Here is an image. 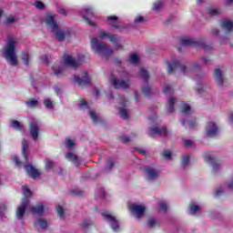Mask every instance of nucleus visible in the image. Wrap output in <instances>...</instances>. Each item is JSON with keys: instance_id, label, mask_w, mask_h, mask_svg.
Wrapping results in <instances>:
<instances>
[{"instance_id": "1", "label": "nucleus", "mask_w": 233, "mask_h": 233, "mask_svg": "<svg viewBox=\"0 0 233 233\" xmlns=\"http://www.w3.org/2000/svg\"><path fill=\"white\" fill-rule=\"evenodd\" d=\"M44 23H46V26H48L58 41H64L66 37H70V35H72L70 28H59V25L56 20V15H46L44 17Z\"/></svg>"}, {"instance_id": "2", "label": "nucleus", "mask_w": 233, "mask_h": 233, "mask_svg": "<svg viewBox=\"0 0 233 233\" xmlns=\"http://www.w3.org/2000/svg\"><path fill=\"white\" fill-rule=\"evenodd\" d=\"M203 68V64L201 61L194 62L193 64H181V62L176 60L172 63L167 64V72L168 74H172L176 72V70H179L182 74L186 76H190L194 74V72H198Z\"/></svg>"}, {"instance_id": "3", "label": "nucleus", "mask_w": 233, "mask_h": 233, "mask_svg": "<svg viewBox=\"0 0 233 233\" xmlns=\"http://www.w3.org/2000/svg\"><path fill=\"white\" fill-rule=\"evenodd\" d=\"M15 46H17V40L12 36H8L7 43L3 48V55L7 63L12 66H17L18 64Z\"/></svg>"}, {"instance_id": "4", "label": "nucleus", "mask_w": 233, "mask_h": 233, "mask_svg": "<svg viewBox=\"0 0 233 233\" xmlns=\"http://www.w3.org/2000/svg\"><path fill=\"white\" fill-rule=\"evenodd\" d=\"M91 50L101 57H110L114 54V49L108 46L105 42H101L98 37L91 38Z\"/></svg>"}, {"instance_id": "5", "label": "nucleus", "mask_w": 233, "mask_h": 233, "mask_svg": "<svg viewBox=\"0 0 233 233\" xmlns=\"http://www.w3.org/2000/svg\"><path fill=\"white\" fill-rule=\"evenodd\" d=\"M111 85L114 86V88H123V90L130 88V79L128 78V73H124L123 78L113 76L111 78Z\"/></svg>"}, {"instance_id": "6", "label": "nucleus", "mask_w": 233, "mask_h": 233, "mask_svg": "<svg viewBox=\"0 0 233 233\" xmlns=\"http://www.w3.org/2000/svg\"><path fill=\"white\" fill-rule=\"evenodd\" d=\"M102 217L107 223H109L112 230L114 232H119L121 230V228L119 227V222L117 221V218L110 211H102L101 212Z\"/></svg>"}, {"instance_id": "7", "label": "nucleus", "mask_w": 233, "mask_h": 233, "mask_svg": "<svg viewBox=\"0 0 233 233\" xmlns=\"http://www.w3.org/2000/svg\"><path fill=\"white\" fill-rule=\"evenodd\" d=\"M204 161H206V163H208L209 165H211L213 174H218V172H219V170H221V163H219V161H218V159L216 158V156L214 154L206 153L204 155Z\"/></svg>"}, {"instance_id": "8", "label": "nucleus", "mask_w": 233, "mask_h": 233, "mask_svg": "<svg viewBox=\"0 0 233 233\" xmlns=\"http://www.w3.org/2000/svg\"><path fill=\"white\" fill-rule=\"evenodd\" d=\"M147 181L154 182L159 177V171L150 166L144 167Z\"/></svg>"}, {"instance_id": "9", "label": "nucleus", "mask_w": 233, "mask_h": 233, "mask_svg": "<svg viewBox=\"0 0 233 233\" xmlns=\"http://www.w3.org/2000/svg\"><path fill=\"white\" fill-rule=\"evenodd\" d=\"M99 38L100 39H105V38L109 39V41H111V43H113L115 45L116 50H121V48H123V46L117 44L119 37L116 35H110V33H107L106 31H100Z\"/></svg>"}, {"instance_id": "10", "label": "nucleus", "mask_w": 233, "mask_h": 233, "mask_svg": "<svg viewBox=\"0 0 233 233\" xmlns=\"http://www.w3.org/2000/svg\"><path fill=\"white\" fill-rule=\"evenodd\" d=\"M192 45H195V46H201L204 48V50H212V46H207L205 42H196L192 40V38H182L181 39V46H192Z\"/></svg>"}, {"instance_id": "11", "label": "nucleus", "mask_w": 233, "mask_h": 233, "mask_svg": "<svg viewBox=\"0 0 233 233\" xmlns=\"http://www.w3.org/2000/svg\"><path fill=\"white\" fill-rule=\"evenodd\" d=\"M74 81L75 83H77L78 86L84 88V86L90 85V76H88V73L83 72L79 76H75Z\"/></svg>"}, {"instance_id": "12", "label": "nucleus", "mask_w": 233, "mask_h": 233, "mask_svg": "<svg viewBox=\"0 0 233 233\" xmlns=\"http://www.w3.org/2000/svg\"><path fill=\"white\" fill-rule=\"evenodd\" d=\"M119 115L123 119H128L129 115H128V110L127 109V106H128V101L125 96H120V101H119Z\"/></svg>"}, {"instance_id": "13", "label": "nucleus", "mask_w": 233, "mask_h": 233, "mask_svg": "<svg viewBox=\"0 0 233 233\" xmlns=\"http://www.w3.org/2000/svg\"><path fill=\"white\" fill-rule=\"evenodd\" d=\"M129 210L131 211V214L135 216V218H137L139 219L143 214H145V210H147V208L143 205H137V204H131L129 206Z\"/></svg>"}, {"instance_id": "14", "label": "nucleus", "mask_w": 233, "mask_h": 233, "mask_svg": "<svg viewBox=\"0 0 233 233\" xmlns=\"http://www.w3.org/2000/svg\"><path fill=\"white\" fill-rule=\"evenodd\" d=\"M28 203L30 200L28 198H23L21 205L16 208V218L23 219L25 218V214L26 212V207H28Z\"/></svg>"}, {"instance_id": "15", "label": "nucleus", "mask_w": 233, "mask_h": 233, "mask_svg": "<svg viewBox=\"0 0 233 233\" xmlns=\"http://www.w3.org/2000/svg\"><path fill=\"white\" fill-rule=\"evenodd\" d=\"M29 132L34 141H37V137H39V121L33 120L30 122Z\"/></svg>"}, {"instance_id": "16", "label": "nucleus", "mask_w": 233, "mask_h": 233, "mask_svg": "<svg viewBox=\"0 0 233 233\" xmlns=\"http://www.w3.org/2000/svg\"><path fill=\"white\" fill-rule=\"evenodd\" d=\"M168 134V130L167 127H151L148 131V136L150 137H156V136H161L162 137H165Z\"/></svg>"}, {"instance_id": "17", "label": "nucleus", "mask_w": 233, "mask_h": 233, "mask_svg": "<svg viewBox=\"0 0 233 233\" xmlns=\"http://www.w3.org/2000/svg\"><path fill=\"white\" fill-rule=\"evenodd\" d=\"M219 132V129L218 128V126L214 122H209L207 125L206 127V136L208 137H216Z\"/></svg>"}, {"instance_id": "18", "label": "nucleus", "mask_w": 233, "mask_h": 233, "mask_svg": "<svg viewBox=\"0 0 233 233\" xmlns=\"http://www.w3.org/2000/svg\"><path fill=\"white\" fill-rule=\"evenodd\" d=\"M25 168L26 174H28V176L32 177V179H37V177L41 176V173L39 172V170H37V168L34 167V166L32 165H25Z\"/></svg>"}, {"instance_id": "19", "label": "nucleus", "mask_w": 233, "mask_h": 233, "mask_svg": "<svg viewBox=\"0 0 233 233\" xmlns=\"http://www.w3.org/2000/svg\"><path fill=\"white\" fill-rule=\"evenodd\" d=\"M64 63L67 66H70L71 68H77L79 65H81V60H76V58L70 56H66L64 58Z\"/></svg>"}, {"instance_id": "20", "label": "nucleus", "mask_w": 233, "mask_h": 233, "mask_svg": "<svg viewBox=\"0 0 233 233\" xmlns=\"http://www.w3.org/2000/svg\"><path fill=\"white\" fill-rule=\"evenodd\" d=\"M85 14L82 13V17H84L85 21L87 23V25H90V26H96V23L90 21L88 17H93L94 15V10L90 7H85Z\"/></svg>"}, {"instance_id": "21", "label": "nucleus", "mask_w": 233, "mask_h": 233, "mask_svg": "<svg viewBox=\"0 0 233 233\" xmlns=\"http://www.w3.org/2000/svg\"><path fill=\"white\" fill-rule=\"evenodd\" d=\"M199 212H201V206L191 202L189 204V214H191V216H199Z\"/></svg>"}, {"instance_id": "22", "label": "nucleus", "mask_w": 233, "mask_h": 233, "mask_svg": "<svg viewBox=\"0 0 233 233\" xmlns=\"http://www.w3.org/2000/svg\"><path fill=\"white\" fill-rule=\"evenodd\" d=\"M66 159H67L68 161H71L72 163H74V165H79V163H81V158H79V157H77V155H76V153H72V152H68L66 154Z\"/></svg>"}, {"instance_id": "23", "label": "nucleus", "mask_w": 233, "mask_h": 233, "mask_svg": "<svg viewBox=\"0 0 233 233\" xmlns=\"http://www.w3.org/2000/svg\"><path fill=\"white\" fill-rule=\"evenodd\" d=\"M214 77H215L216 83H218L219 86H221V85H223V82L225 81V79L223 78V71H221V69L219 68H216L214 73Z\"/></svg>"}, {"instance_id": "24", "label": "nucleus", "mask_w": 233, "mask_h": 233, "mask_svg": "<svg viewBox=\"0 0 233 233\" xmlns=\"http://www.w3.org/2000/svg\"><path fill=\"white\" fill-rule=\"evenodd\" d=\"M31 211L33 214H37V216H43V213L45 212V204L39 203L35 207H32Z\"/></svg>"}, {"instance_id": "25", "label": "nucleus", "mask_w": 233, "mask_h": 233, "mask_svg": "<svg viewBox=\"0 0 233 233\" xmlns=\"http://www.w3.org/2000/svg\"><path fill=\"white\" fill-rule=\"evenodd\" d=\"M221 27L228 34V32H232L233 23L230 20L222 21Z\"/></svg>"}, {"instance_id": "26", "label": "nucleus", "mask_w": 233, "mask_h": 233, "mask_svg": "<svg viewBox=\"0 0 233 233\" xmlns=\"http://www.w3.org/2000/svg\"><path fill=\"white\" fill-rule=\"evenodd\" d=\"M28 147H29L28 140L24 139L22 141V154H23L25 161H28Z\"/></svg>"}, {"instance_id": "27", "label": "nucleus", "mask_w": 233, "mask_h": 233, "mask_svg": "<svg viewBox=\"0 0 233 233\" xmlns=\"http://www.w3.org/2000/svg\"><path fill=\"white\" fill-rule=\"evenodd\" d=\"M107 23L113 26V28H119V18L116 15L107 16Z\"/></svg>"}, {"instance_id": "28", "label": "nucleus", "mask_w": 233, "mask_h": 233, "mask_svg": "<svg viewBox=\"0 0 233 233\" xmlns=\"http://www.w3.org/2000/svg\"><path fill=\"white\" fill-rule=\"evenodd\" d=\"M53 71L56 77H61L63 76V72H65V65L61 64L60 66H53Z\"/></svg>"}, {"instance_id": "29", "label": "nucleus", "mask_w": 233, "mask_h": 233, "mask_svg": "<svg viewBox=\"0 0 233 233\" xmlns=\"http://www.w3.org/2000/svg\"><path fill=\"white\" fill-rule=\"evenodd\" d=\"M208 14L212 17H217V15H221V14H223V10L219 7H211L208 9Z\"/></svg>"}, {"instance_id": "30", "label": "nucleus", "mask_w": 233, "mask_h": 233, "mask_svg": "<svg viewBox=\"0 0 233 233\" xmlns=\"http://www.w3.org/2000/svg\"><path fill=\"white\" fill-rule=\"evenodd\" d=\"M138 76L146 83H147V81H148V79H150V76L148 75V71H147V69H145V68H140L139 69Z\"/></svg>"}, {"instance_id": "31", "label": "nucleus", "mask_w": 233, "mask_h": 233, "mask_svg": "<svg viewBox=\"0 0 233 233\" xmlns=\"http://www.w3.org/2000/svg\"><path fill=\"white\" fill-rule=\"evenodd\" d=\"M10 127H12L13 128H15V130H23V126L21 124V122L17 121V120H13L10 124Z\"/></svg>"}, {"instance_id": "32", "label": "nucleus", "mask_w": 233, "mask_h": 233, "mask_svg": "<svg viewBox=\"0 0 233 233\" xmlns=\"http://www.w3.org/2000/svg\"><path fill=\"white\" fill-rule=\"evenodd\" d=\"M128 62L131 65H137L139 63V56H137L136 54H132L130 55L129 58H128Z\"/></svg>"}, {"instance_id": "33", "label": "nucleus", "mask_w": 233, "mask_h": 233, "mask_svg": "<svg viewBox=\"0 0 233 233\" xmlns=\"http://www.w3.org/2000/svg\"><path fill=\"white\" fill-rule=\"evenodd\" d=\"M89 116L93 121V123H99V121H101V118L99 117V116H97V114L96 113V111H89Z\"/></svg>"}, {"instance_id": "34", "label": "nucleus", "mask_w": 233, "mask_h": 233, "mask_svg": "<svg viewBox=\"0 0 233 233\" xmlns=\"http://www.w3.org/2000/svg\"><path fill=\"white\" fill-rule=\"evenodd\" d=\"M175 103H176V99L174 97L169 98L168 106L167 107V110L169 114H172V112H174Z\"/></svg>"}, {"instance_id": "35", "label": "nucleus", "mask_w": 233, "mask_h": 233, "mask_svg": "<svg viewBox=\"0 0 233 233\" xmlns=\"http://www.w3.org/2000/svg\"><path fill=\"white\" fill-rule=\"evenodd\" d=\"M35 225H38V227L40 228H46V227H48V221H46L45 219H38V220H36Z\"/></svg>"}, {"instance_id": "36", "label": "nucleus", "mask_w": 233, "mask_h": 233, "mask_svg": "<svg viewBox=\"0 0 233 233\" xmlns=\"http://www.w3.org/2000/svg\"><path fill=\"white\" fill-rule=\"evenodd\" d=\"M158 207L160 212H167L168 210V203L166 201L159 202Z\"/></svg>"}, {"instance_id": "37", "label": "nucleus", "mask_w": 233, "mask_h": 233, "mask_svg": "<svg viewBox=\"0 0 233 233\" xmlns=\"http://www.w3.org/2000/svg\"><path fill=\"white\" fill-rule=\"evenodd\" d=\"M22 188H23V194L25 196L24 199H28V198H30V196H32V191H30L28 187H26V186H23Z\"/></svg>"}, {"instance_id": "38", "label": "nucleus", "mask_w": 233, "mask_h": 233, "mask_svg": "<svg viewBox=\"0 0 233 233\" xmlns=\"http://www.w3.org/2000/svg\"><path fill=\"white\" fill-rule=\"evenodd\" d=\"M160 8H163V0H158L153 5V10L155 12H159Z\"/></svg>"}, {"instance_id": "39", "label": "nucleus", "mask_w": 233, "mask_h": 233, "mask_svg": "<svg viewBox=\"0 0 233 233\" xmlns=\"http://www.w3.org/2000/svg\"><path fill=\"white\" fill-rule=\"evenodd\" d=\"M161 156L164 159H167V161H170V159H172V152H170L169 150H164L161 153Z\"/></svg>"}, {"instance_id": "40", "label": "nucleus", "mask_w": 233, "mask_h": 233, "mask_svg": "<svg viewBox=\"0 0 233 233\" xmlns=\"http://www.w3.org/2000/svg\"><path fill=\"white\" fill-rule=\"evenodd\" d=\"M182 114H186V115L192 114V108L190 107V106L185 104L182 106Z\"/></svg>"}, {"instance_id": "41", "label": "nucleus", "mask_w": 233, "mask_h": 233, "mask_svg": "<svg viewBox=\"0 0 233 233\" xmlns=\"http://www.w3.org/2000/svg\"><path fill=\"white\" fill-rule=\"evenodd\" d=\"M37 103L38 101L35 99H32L29 100L25 103V105L29 107V108H35V106H37Z\"/></svg>"}, {"instance_id": "42", "label": "nucleus", "mask_w": 233, "mask_h": 233, "mask_svg": "<svg viewBox=\"0 0 233 233\" xmlns=\"http://www.w3.org/2000/svg\"><path fill=\"white\" fill-rule=\"evenodd\" d=\"M200 63L202 65H210V63H212V58H210L209 56H202L200 58Z\"/></svg>"}, {"instance_id": "43", "label": "nucleus", "mask_w": 233, "mask_h": 233, "mask_svg": "<svg viewBox=\"0 0 233 233\" xmlns=\"http://www.w3.org/2000/svg\"><path fill=\"white\" fill-rule=\"evenodd\" d=\"M224 192H225V187H217L215 189V196H216V198L221 197V195H223Z\"/></svg>"}, {"instance_id": "44", "label": "nucleus", "mask_w": 233, "mask_h": 233, "mask_svg": "<svg viewBox=\"0 0 233 233\" xmlns=\"http://www.w3.org/2000/svg\"><path fill=\"white\" fill-rule=\"evenodd\" d=\"M44 105L46 108H54V102L50 98L44 99Z\"/></svg>"}, {"instance_id": "45", "label": "nucleus", "mask_w": 233, "mask_h": 233, "mask_svg": "<svg viewBox=\"0 0 233 233\" xmlns=\"http://www.w3.org/2000/svg\"><path fill=\"white\" fill-rule=\"evenodd\" d=\"M22 61L24 65H25V66H28L30 61V56H28V54L23 53Z\"/></svg>"}, {"instance_id": "46", "label": "nucleus", "mask_w": 233, "mask_h": 233, "mask_svg": "<svg viewBox=\"0 0 233 233\" xmlns=\"http://www.w3.org/2000/svg\"><path fill=\"white\" fill-rule=\"evenodd\" d=\"M190 161V155H184L182 157V165L183 167H187Z\"/></svg>"}, {"instance_id": "47", "label": "nucleus", "mask_w": 233, "mask_h": 233, "mask_svg": "<svg viewBox=\"0 0 233 233\" xmlns=\"http://www.w3.org/2000/svg\"><path fill=\"white\" fill-rule=\"evenodd\" d=\"M173 93H174V89L172 88V86H170V85H166L164 86V94L168 95Z\"/></svg>"}, {"instance_id": "48", "label": "nucleus", "mask_w": 233, "mask_h": 233, "mask_svg": "<svg viewBox=\"0 0 233 233\" xmlns=\"http://www.w3.org/2000/svg\"><path fill=\"white\" fill-rule=\"evenodd\" d=\"M115 165H116V162L114 161V159H112V158L107 159V161H106V168L108 170H112V167H115Z\"/></svg>"}, {"instance_id": "49", "label": "nucleus", "mask_w": 233, "mask_h": 233, "mask_svg": "<svg viewBox=\"0 0 233 233\" xmlns=\"http://www.w3.org/2000/svg\"><path fill=\"white\" fill-rule=\"evenodd\" d=\"M142 92L145 96H150L152 94V89L150 88V86H146L142 88Z\"/></svg>"}, {"instance_id": "50", "label": "nucleus", "mask_w": 233, "mask_h": 233, "mask_svg": "<svg viewBox=\"0 0 233 233\" xmlns=\"http://www.w3.org/2000/svg\"><path fill=\"white\" fill-rule=\"evenodd\" d=\"M56 212H57L59 218H65V209H63V207L58 206L56 208Z\"/></svg>"}, {"instance_id": "51", "label": "nucleus", "mask_w": 233, "mask_h": 233, "mask_svg": "<svg viewBox=\"0 0 233 233\" xmlns=\"http://www.w3.org/2000/svg\"><path fill=\"white\" fill-rule=\"evenodd\" d=\"M66 147H67V148H74V147H76V141H74L70 138H67L66 139Z\"/></svg>"}, {"instance_id": "52", "label": "nucleus", "mask_w": 233, "mask_h": 233, "mask_svg": "<svg viewBox=\"0 0 233 233\" xmlns=\"http://www.w3.org/2000/svg\"><path fill=\"white\" fill-rule=\"evenodd\" d=\"M78 105L81 110H86L88 108V103L86 101H80Z\"/></svg>"}, {"instance_id": "53", "label": "nucleus", "mask_w": 233, "mask_h": 233, "mask_svg": "<svg viewBox=\"0 0 233 233\" xmlns=\"http://www.w3.org/2000/svg\"><path fill=\"white\" fill-rule=\"evenodd\" d=\"M82 227H84V228H88V227H92V220L90 219L84 220L82 223Z\"/></svg>"}, {"instance_id": "54", "label": "nucleus", "mask_w": 233, "mask_h": 233, "mask_svg": "<svg viewBox=\"0 0 233 233\" xmlns=\"http://www.w3.org/2000/svg\"><path fill=\"white\" fill-rule=\"evenodd\" d=\"M35 8H37L38 10H43V8H45V4H43V2L41 1H36L35 3Z\"/></svg>"}, {"instance_id": "55", "label": "nucleus", "mask_w": 233, "mask_h": 233, "mask_svg": "<svg viewBox=\"0 0 233 233\" xmlns=\"http://www.w3.org/2000/svg\"><path fill=\"white\" fill-rule=\"evenodd\" d=\"M53 167H56V163L50 160H46V168L50 169L53 168Z\"/></svg>"}, {"instance_id": "56", "label": "nucleus", "mask_w": 233, "mask_h": 233, "mask_svg": "<svg viewBox=\"0 0 233 233\" xmlns=\"http://www.w3.org/2000/svg\"><path fill=\"white\" fill-rule=\"evenodd\" d=\"M184 145L187 148H190V147H194V142L192 140H185Z\"/></svg>"}, {"instance_id": "57", "label": "nucleus", "mask_w": 233, "mask_h": 233, "mask_svg": "<svg viewBox=\"0 0 233 233\" xmlns=\"http://www.w3.org/2000/svg\"><path fill=\"white\" fill-rule=\"evenodd\" d=\"M120 140L122 141V143H128L131 141L130 137L127 136L121 137Z\"/></svg>"}, {"instance_id": "58", "label": "nucleus", "mask_w": 233, "mask_h": 233, "mask_svg": "<svg viewBox=\"0 0 233 233\" xmlns=\"http://www.w3.org/2000/svg\"><path fill=\"white\" fill-rule=\"evenodd\" d=\"M40 61H41L42 63H48V56H46V55L42 56L40 57Z\"/></svg>"}, {"instance_id": "59", "label": "nucleus", "mask_w": 233, "mask_h": 233, "mask_svg": "<svg viewBox=\"0 0 233 233\" xmlns=\"http://www.w3.org/2000/svg\"><path fill=\"white\" fill-rule=\"evenodd\" d=\"M145 22V18H143V16H137L135 19V23H144Z\"/></svg>"}, {"instance_id": "60", "label": "nucleus", "mask_w": 233, "mask_h": 233, "mask_svg": "<svg viewBox=\"0 0 233 233\" xmlns=\"http://www.w3.org/2000/svg\"><path fill=\"white\" fill-rule=\"evenodd\" d=\"M224 5L226 6H233V0H224Z\"/></svg>"}, {"instance_id": "61", "label": "nucleus", "mask_w": 233, "mask_h": 233, "mask_svg": "<svg viewBox=\"0 0 233 233\" xmlns=\"http://www.w3.org/2000/svg\"><path fill=\"white\" fill-rule=\"evenodd\" d=\"M14 163H15L16 167H21V161H19V158L17 157H15L13 158Z\"/></svg>"}, {"instance_id": "62", "label": "nucleus", "mask_w": 233, "mask_h": 233, "mask_svg": "<svg viewBox=\"0 0 233 233\" xmlns=\"http://www.w3.org/2000/svg\"><path fill=\"white\" fill-rule=\"evenodd\" d=\"M15 21V18L14 16H9L7 19H6V23L7 25H11V23H14Z\"/></svg>"}, {"instance_id": "63", "label": "nucleus", "mask_w": 233, "mask_h": 233, "mask_svg": "<svg viewBox=\"0 0 233 233\" xmlns=\"http://www.w3.org/2000/svg\"><path fill=\"white\" fill-rule=\"evenodd\" d=\"M189 128H194V127L197 125L196 119L192 120L191 122L187 123Z\"/></svg>"}, {"instance_id": "64", "label": "nucleus", "mask_w": 233, "mask_h": 233, "mask_svg": "<svg viewBox=\"0 0 233 233\" xmlns=\"http://www.w3.org/2000/svg\"><path fill=\"white\" fill-rule=\"evenodd\" d=\"M148 225L149 227H154V225H156V220L155 218H151L148 220Z\"/></svg>"}]
</instances>
